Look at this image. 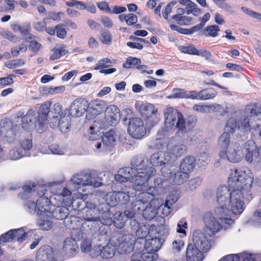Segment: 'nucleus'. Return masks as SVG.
Instances as JSON below:
<instances>
[{"instance_id": "f257e3e1", "label": "nucleus", "mask_w": 261, "mask_h": 261, "mask_svg": "<svg viewBox=\"0 0 261 261\" xmlns=\"http://www.w3.org/2000/svg\"><path fill=\"white\" fill-rule=\"evenodd\" d=\"M253 180L254 176L249 169L244 171L236 169L232 172L228 177L231 189L226 186L217 189V207L227 210L228 214L230 211L235 215L241 214L244 209V196L249 194Z\"/></svg>"}, {"instance_id": "f03ea898", "label": "nucleus", "mask_w": 261, "mask_h": 261, "mask_svg": "<svg viewBox=\"0 0 261 261\" xmlns=\"http://www.w3.org/2000/svg\"><path fill=\"white\" fill-rule=\"evenodd\" d=\"M227 210L221 207H216L214 213L207 212L203 216L204 224V230L211 237L223 228L226 229L234 223V220L231 219Z\"/></svg>"}, {"instance_id": "7ed1b4c3", "label": "nucleus", "mask_w": 261, "mask_h": 261, "mask_svg": "<svg viewBox=\"0 0 261 261\" xmlns=\"http://www.w3.org/2000/svg\"><path fill=\"white\" fill-rule=\"evenodd\" d=\"M148 162L147 159L143 155L136 156L132 160L131 165L135 168L137 173L134 174L130 182L137 191L147 190L148 186L147 181L156 173L154 167L147 166Z\"/></svg>"}, {"instance_id": "20e7f679", "label": "nucleus", "mask_w": 261, "mask_h": 261, "mask_svg": "<svg viewBox=\"0 0 261 261\" xmlns=\"http://www.w3.org/2000/svg\"><path fill=\"white\" fill-rule=\"evenodd\" d=\"M250 109L249 105L244 111L236 113L228 119L225 125L226 129L231 134H244L248 133L251 129L255 130Z\"/></svg>"}, {"instance_id": "39448f33", "label": "nucleus", "mask_w": 261, "mask_h": 261, "mask_svg": "<svg viewBox=\"0 0 261 261\" xmlns=\"http://www.w3.org/2000/svg\"><path fill=\"white\" fill-rule=\"evenodd\" d=\"M48 122L51 127H59L61 132H66L70 126V117L63 111L62 105L57 102L50 107Z\"/></svg>"}, {"instance_id": "423d86ee", "label": "nucleus", "mask_w": 261, "mask_h": 261, "mask_svg": "<svg viewBox=\"0 0 261 261\" xmlns=\"http://www.w3.org/2000/svg\"><path fill=\"white\" fill-rule=\"evenodd\" d=\"M97 175L95 171H82L74 174L70 179V182L81 187L92 186L98 188L102 185L100 181L96 180Z\"/></svg>"}, {"instance_id": "0eeeda50", "label": "nucleus", "mask_w": 261, "mask_h": 261, "mask_svg": "<svg viewBox=\"0 0 261 261\" xmlns=\"http://www.w3.org/2000/svg\"><path fill=\"white\" fill-rule=\"evenodd\" d=\"M162 175L172 185H180L189 178V175L173 166L165 165L161 168Z\"/></svg>"}, {"instance_id": "6e6552de", "label": "nucleus", "mask_w": 261, "mask_h": 261, "mask_svg": "<svg viewBox=\"0 0 261 261\" xmlns=\"http://www.w3.org/2000/svg\"><path fill=\"white\" fill-rule=\"evenodd\" d=\"M26 206L30 213H36L37 215L43 217L45 215L46 216V214L50 212L52 207L49 200L45 196L40 197L36 203L31 200L27 201Z\"/></svg>"}, {"instance_id": "1a4fd4ad", "label": "nucleus", "mask_w": 261, "mask_h": 261, "mask_svg": "<svg viewBox=\"0 0 261 261\" xmlns=\"http://www.w3.org/2000/svg\"><path fill=\"white\" fill-rule=\"evenodd\" d=\"M110 241L114 243L119 253L126 254L133 251L136 238L131 234H120L117 239L112 238Z\"/></svg>"}, {"instance_id": "9d476101", "label": "nucleus", "mask_w": 261, "mask_h": 261, "mask_svg": "<svg viewBox=\"0 0 261 261\" xmlns=\"http://www.w3.org/2000/svg\"><path fill=\"white\" fill-rule=\"evenodd\" d=\"M21 121L22 128L27 131L31 132L36 129L37 132H41L44 128L39 127L36 112L33 109L28 111L26 114L21 117Z\"/></svg>"}, {"instance_id": "9b49d317", "label": "nucleus", "mask_w": 261, "mask_h": 261, "mask_svg": "<svg viewBox=\"0 0 261 261\" xmlns=\"http://www.w3.org/2000/svg\"><path fill=\"white\" fill-rule=\"evenodd\" d=\"M116 138L117 135L115 132L111 129L105 134L101 141L97 142L95 146L97 149L102 151H110L115 145Z\"/></svg>"}, {"instance_id": "f8f14e48", "label": "nucleus", "mask_w": 261, "mask_h": 261, "mask_svg": "<svg viewBox=\"0 0 261 261\" xmlns=\"http://www.w3.org/2000/svg\"><path fill=\"white\" fill-rule=\"evenodd\" d=\"M127 131L133 138L137 139L141 138L146 134L143 121L137 117L129 119Z\"/></svg>"}, {"instance_id": "ddd939ff", "label": "nucleus", "mask_w": 261, "mask_h": 261, "mask_svg": "<svg viewBox=\"0 0 261 261\" xmlns=\"http://www.w3.org/2000/svg\"><path fill=\"white\" fill-rule=\"evenodd\" d=\"M140 112L141 116L147 121V123H150L151 126H153L158 123V109H155L153 105L148 103H143L140 108Z\"/></svg>"}, {"instance_id": "4468645a", "label": "nucleus", "mask_w": 261, "mask_h": 261, "mask_svg": "<svg viewBox=\"0 0 261 261\" xmlns=\"http://www.w3.org/2000/svg\"><path fill=\"white\" fill-rule=\"evenodd\" d=\"M167 153L176 158H179L187 151L186 146L175 138H171L167 145Z\"/></svg>"}, {"instance_id": "2eb2a0df", "label": "nucleus", "mask_w": 261, "mask_h": 261, "mask_svg": "<svg viewBox=\"0 0 261 261\" xmlns=\"http://www.w3.org/2000/svg\"><path fill=\"white\" fill-rule=\"evenodd\" d=\"M208 236L200 230H194L192 238L194 246L204 252L208 251L211 247Z\"/></svg>"}, {"instance_id": "dca6fc26", "label": "nucleus", "mask_w": 261, "mask_h": 261, "mask_svg": "<svg viewBox=\"0 0 261 261\" xmlns=\"http://www.w3.org/2000/svg\"><path fill=\"white\" fill-rule=\"evenodd\" d=\"M107 107V102L103 100L95 99L88 103V114L86 117L88 119H92L97 115L102 113Z\"/></svg>"}, {"instance_id": "f3484780", "label": "nucleus", "mask_w": 261, "mask_h": 261, "mask_svg": "<svg viewBox=\"0 0 261 261\" xmlns=\"http://www.w3.org/2000/svg\"><path fill=\"white\" fill-rule=\"evenodd\" d=\"M88 102L84 99L77 98L74 100L69 108L70 114L74 117L82 116L86 112L88 114Z\"/></svg>"}, {"instance_id": "a211bd4d", "label": "nucleus", "mask_w": 261, "mask_h": 261, "mask_svg": "<svg viewBox=\"0 0 261 261\" xmlns=\"http://www.w3.org/2000/svg\"><path fill=\"white\" fill-rule=\"evenodd\" d=\"M119 120V109L114 105L107 106L105 112L104 123L106 126L115 125Z\"/></svg>"}, {"instance_id": "6ab92c4d", "label": "nucleus", "mask_w": 261, "mask_h": 261, "mask_svg": "<svg viewBox=\"0 0 261 261\" xmlns=\"http://www.w3.org/2000/svg\"><path fill=\"white\" fill-rule=\"evenodd\" d=\"M226 155L228 160L232 163L239 162L244 156L242 148L237 143L232 144L231 146L227 149Z\"/></svg>"}, {"instance_id": "aec40b11", "label": "nucleus", "mask_w": 261, "mask_h": 261, "mask_svg": "<svg viewBox=\"0 0 261 261\" xmlns=\"http://www.w3.org/2000/svg\"><path fill=\"white\" fill-rule=\"evenodd\" d=\"M51 102L49 100L46 101L41 105L38 108L37 114V120L39 121V127H44L49 117V113L50 110Z\"/></svg>"}, {"instance_id": "412c9836", "label": "nucleus", "mask_w": 261, "mask_h": 261, "mask_svg": "<svg viewBox=\"0 0 261 261\" xmlns=\"http://www.w3.org/2000/svg\"><path fill=\"white\" fill-rule=\"evenodd\" d=\"M179 112L174 108L170 107L166 109L164 113L165 119V128L167 131L174 127Z\"/></svg>"}, {"instance_id": "4be33fe9", "label": "nucleus", "mask_w": 261, "mask_h": 261, "mask_svg": "<svg viewBox=\"0 0 261 261\" xmlns=\"http://www.w3.org/2000/svg\"><path fill=\"white\" fill-rule=\"evenodd\" d=\"M80 248L82 252L89 253L92 257L99 255V251L101 250V246H93L92 241L89 239H84L81 242Z\"/></svg>"}, {"instance_id": "5701e85b", "label": "nucleus", "mask_w": 261, "mask_h": 261, "mask_svg": "<svg viewBox=\"0 0 261 261\" xmlns=\"http://www.w3.org/2000/svg\"><path fill=\"white\" fill-rule=\"evenodd\" d=\"M55 253L53 249L49 246H41L36 255V261H54Z\"/></svg>"}, {"instance_id": "b1692460", "label": "nucleus", "mask_w": 261, "mask_h": 261, "mask_svg": "<svg viewBox=\"0 0 261 261\" xmlns=\"http://www.w3.org/2000/svg\"><path fill=\"white\" fill-rule=\"evenodd\" d=\"M194 122L193 119L192 121L189 120L186 121L184 116L180 113L174 127L177 128L182 133L186 134L190 132L193 128Z\"/></svg>"}, {"instance_id": "393cba45", "label": "nucleus", "mask_w": 261, "mask_h": 261, "mask_svg": "<svg viewBox=\"0 0 261 261\" xmlns=\"http://www.w3.org/2000/svg\"><path fill=\"white\" fill-rule=\"evenodd\" d=\"M255 130L261 126V103H252L249 105Z\"/></svg>"}, {"instance_id": "a878e982", "label": "nucleus", "mask_w": 261, "mask_h": 261, "mask_svg": "<svg viewBox=\"0 0 261 261\" xmlns=\"http://www.w3.org/2000/svg\"><path fill=\"white\" fill-rule=\"evenodd\" d=\"M202 251L192 244H189L186 250L187 261H202L204 258Z\"/></svg>"}, {"instance_id": "bb28decb", "label": "nucleus", "mask_w": 261, "mask_h": 261, "mask_svg": "<svg viewBox=\"0 0 261 261\" xmlns=\"http://www.w3.org/2000/svg\"><path fill=\"white\" fill-rule=\"evenodd\" d=\"M170 159V158L167 153L156 152L150 156V164L153 166H162L168 162Z\"/></svg>"}, {"instance_id": "cd10ccee", "label": "nucleus", "mask_w": 261, "mask_h": 261, "mask_svg": "<svg viewBox=\"0 0 261 261\" xmlns=\"http://www.w3.org/2000/svg\"><path fill=\"white\" fill-rule=\"evenodd\" d=\"M193 99L207 100L215 98L217 95V91L213 88H206L197 92L193 91Z\"/></svg>"}, {"instance_id": "c85d7f7f", "label": "nucleus", "mask_w": 261, "mask_h": 261, "mask_svg": "<svg viewBox=\"0 0 261 261\" xmlns=\"http://www.w3.org/2000/svg\"><path fill=\"white\" fill-rule=\"evenodd\" d=\"M53 207V211H50L46 214L47 217H54L56 219L62 220L66 218L69 214V210L66 207L58 206L55 208L54 206Z\"/></svg>"}, {"instance_id": "c756f323", "label": "nucleus", "mask_w": 261, "mask_h": 261, "mask_svg": "<svg viewBox=\"0 0 261 261\" xmlns=\"http://www.w3.org/2000/svg\"><path fill=\"white\" fill-rule=\"evenodd\" d=\"M163 242V239L158 237L148 239L146 241L144 247L147 251L154 252L161 248Z\"/></svg>"}, {"instance_id": "7c9ffc66", "label": "nucleus", "mask_w": 261, "mask_h": 261, "mask_svg": "<svg viewBox=\"0 0 261 261\" xmlns=\"http://www.w3.org/2000/svg\"><path fill=\"white\" fill-rule=\"evenodd\" d=\"M195 167V160L191 156H187L181 161L179 169L185 173H189L193 171Z\"/></svg>"}, {"instance_id": "2f4dec72", "label": "nucleus", "mask_w": 261, "mask_h": 261, "mask_svg": "<svg viewBox=\"0 0 261 261\" xmlns=\"http://www.w3.org/2000/svg\"><path fill=\"white\" fill-rule=\"evenodd\" d=\"M78 248V246L75 239L72 238H68L65 240L63 250L69 256L72 255L74 252H76Z\"/></svg>"}, {"instance_id": "473e14b6", "label": "nucleus", "mask_w": 261, "mask_h": 261, "mask_svg": "<svg viewBox=\"0 0 261 261\" xmlns=\"http://www.w3.org/2000/svg\"><path fill=\"white\" fill-rule=\"evenodd\" d=\"M116 247L115 245H113L111 243H109L103 247L101 246V250L99 251V255H100L103 258H111L115 254Z\"/></svg>"}, {"instance_id": "72a5a7b5", "label": "nucleus", "mask_w": 261, "mask_h": 261, "mask_svg": "<svg viewBox=\"0 0 261 261\" xmlns=\"http://www.w3.org/2000/svg\"><path fill=\"white\" fill-rule=\"evenodd\" d=\"M193 91H185L184 89L174 88L172 93L168 97L169 98H192L193 99Z\"/></svg>"}, {"instance_id": "f704fd0d", "label": "nucleus", "mask_w": 261, "mask_h": 261, "mask_svg": "<svg viewBox=\"0 0 261 261\" xmlns=\"http://www.w3.org/2000/svg\"><path fill=\"white\" fill-rule=\"evenodd\" d=\"M245 146L247 150L245 160L247 162L251 163L253 160V155L255 153L256 146L253 141H247L245 144Z\"/></svg>"}, {"instance_id": "c9c22d12", "label": "nucleus", "mask_w": 261, "mask_h": 261, "mask_svg": "<svg viewBox=\"0 0 261 261\" xmlns=\"http://www.w3.org/2000/svg\"><path fill=\"white\" fill-rule=\"evenodd\" d=\"M39 219L37 222V226L39 229L43 230H50L53 226V223L51 221L49 220L50 218L47 217L45 215H44V217L41 216H39Z\"/></svg>"}, {"instance_id": "e433bc0d", "label": "nucleus", "mask_w": 261, "mask_h": 261, "mask_svg": "<svg viewBox=\"0 0 261 261\" xmlns=\"http://www.w3.org/2000/svg\"><path fill=\"white\" fill-rule=\"evenodd\" d=\"M141 63V61L139 59L129 57L127 59L126 62L123 64V66L126 68H129L132 67V65H138L137 68L139 69L146 68V66L145 65H139Z\"/></svg>"}, {"instance_id": "4c0bfd02", "label": "nucleus", "mask_w": 261, "mask_h": 261, "mask_svg": "<svg viewBox=\"0 0 261 261\" xmlns=\"http://www.w3.org/2000/svg\"><path fill=\"white\" fill-rule=\"evenodd\" d=\"M152 188L148 187L147 190L142 191V193L138 195L139 199H141L145 204H146L154 198V196L152 195Z\"/></svg>"}, {"instance_id": "58836bf2", "label": "nucleus", "mask_w": 261, "mask_h": 261, "mask_svg": "<svg viewBox=\"0 0 261 261\" xmlns=\"http://www.w3.org/2000/svg\"><path fill=\"white\" fill-rule=\"evenodd\" d=\"M214 111L219 113L221 116H225L228 112V107L227 105H221L218 103H213L211 105V111Z\"/></svg>"}, {"instance_id": "ea45409f", "label": "nucleus", "mask_w": 261, "mask_h": 261, "mask_svg": "<svg viewBox=\"0 0 261 261\" xmlns=\"http://www.w3.org/2000/svg\"><path fill=\"white\" fill-rule=\"evenodd\" d=\"M157 214L156 209L152 207V205H150L149 204V205H146L145 207L143 215L144 217L147 220H152L153 219L156 215Z\"/></svg>"}, {"instance_id": "a19ab883", "label": "nucleus", "mask_w": 261, "mask_h": 261, "mask_svg": "<svg viewBox=\"0 0 261 261\" xmlns=\"http://www.w3.org/2000/svg\"><path fill=\"white\" fill-rule=\"evenodd\" d=\"M220 31V28L217 25H211L207 27L204 30V34L206 36H210L212 37H216L218 35V32Z\"/></svg>"}, {"instance_id": "79ce46f5", "label": "nucleus", "mask_w": 261, "mask_h": 261, "mask_svg": "<svg viewBox=\"0 0 261 261\" xmlns=\"http://www.w3.org/2000/svg\"><path fill=\"white\" fill-rule=\"evenodd\" d=\"M230 135L229 132H224L220 137L218 144L222 148H226L230 143Z\"/></svg>"}, {"instance_id": "37998d69", "label": "nucleus", "mask_w": 261, "mask_h": 261, "mask_svg": "<svg viewBox=\"0 0 261 261\" xmlns=\"http://www.w3.org/2000/svg\"><path fill=\"white\" fill-rule=\"evenodd\" d=\"M185 10L187 14L191 13L194 16H198L201 13L200 9L197 7L196 4L192 1L185 7Z\"/></svg>"}, {"instance_id": "c03bdc74", "label": "nucleus", "mask_w": 261, "mask_h": 261, "mask_svg": "<svg viewBox=\"0 0 261 261\" xmlns=\"http://www.w3.org/2000/svg\"><path fill=\"white\" fill-rule=\"evenodd\" d=\"M116 200L120 203L125 204L129 200V192H127L119 191L115 193Z\"/></svg>"}, {"instance_id": "a18cd8bd", "label": "nucleus", "mask_w": 261, "mask_h": 261, "mask_svg": "<svg viewBox=\"0 0 261 261\" xmlns=\"http://www.w3.org/2000/svg\"><path fill=\"white\" fill-rule=\"evenodd\" d=\"M53 53L50 55V59L55 60L60 58L61 56L66 55L68 53V50L64 48H54L52 49Z\"/></svg>"}, {"instance_id": "49530a36", "label": "nucleus", "mask_w": 261, "mask_h": 261, "mask_svg": "<svg viewBox=\"0 0 261 261\" xmlns=\"http://www.w3.org/2000/svg\"><path fill=\"white\" fill-rule=\"evenodd\" d=\"M135 170L133 168L127 167L120 169L119 171V173L127 178L129 181H131L132 178L133 177L135 173Z\"/></svg>"}, {"instance_id": "de8ad7c7", "label": "nucleus", "mask_w": 261, "mask_h": 261, "mask_svg": "<svg viewBox=\"0 0 261 261\" xmlns=\"http://www.w3.org/2000/svg\"><path fill=\"white\" fill-rule=\"evenodd\" d=\"M23 156L22 152L18 148L14 147L11 149L9 153L8 158L11 160H16L20 159Z\"/></svg>"}, {"instance_id": "09e8293b", "label": "nucleus", "mask_w": 261, "mask_h": 261, "mask_svg": "<svg viewBox=\"0 0 261 261\" xmlns=\"http://www.w3.org/2000/svg\"><path fill=\"white\" fill-rule=\"evenodd\" d=\"M35 38V36L30 35L29 38H26L25 40L28 42H30V47L31 49L34 52H38L41 47V44L36 40L32 39Z\"/></svg>"}, {"instance_id": "8fccbe9b", "label": "nucleus", "mask_w": 261, "mask_h": 261, "mask_svg": "<svg viewBox=\"0 0 261 261\" xmlns=\"http://www.w3.org/2000/svg\"><path fill=\"white\" fill-rule=\"evenodd\" d=\"M201 182V179L198 177L191 179L187 185V188L190 191H194L200 186Z\"/></svg>"}, {"instance_id": "3c124183", "label": "nucleus", "mask_w": 261, "mask_h": 261, "mask_svg": "<svg viewBox=\"0 0 261 261\" xmlns=\"http://www.w3.org/2000/svg\"><path fill=\"white\" fill-rule=\"evenodd\" d=\"M14 236V239H17L18 242H22L25 240L26 237V234L24 232V229L22 228H20L12 230Z\"/></svg>"}, {"instance_id": "603ef678", "label": "nucleus", "mask_w": 261, "mask_h": 261, "mask_svg": "<svg viewBox=\"0 0 261 261\" xmlns=\"http://www.w3.org/2000/svg\"><path fill=\"white\" fill-rule=\"evenodd\" d=\"M27 45L24 43L19 44V46H14L11 48V54L13 57L18 55L20 52L25 53L27 50Z\"/></svg>"}, {"instance_id": "864d4df0", "label": "nucleus", "mask_w": 261, "mask_h": 261, "mask_svg": "<svg viewBox=\"0 0 261 261\" xmlns=\"http://www.w3.org/2000/svg\"><path fill=\"white\" fill-rule=\"evenodd\" d=\"M193 110L198 113H209L211 112V105H195L193 107Z\"/></svg>"}, {"instance_id": "5fc2aeb1", "label": "nucleus", "mask_w": 261, "mask_h": 261, "mask_svg": "<svg viewBox=\"0 0 261 261\" xmlns=\"http://www.w3.org/2000/svg\"><path fill=\"white\" fill-rule=\"evenodd\" d=\"M210 161V157L209 154L205 152L200 153L198 156V163L201 166H205L206 164H207Z\"/></svg>"}, {"instance_id": "6e6d98bb", "label": "nucleus", "mask_w": 261, "mask_h": 261, "mask_svg": "<svg viewBox=\"0 0 261 261\" xmlns=\"http://www.w3.org/2000/svg\"><path fill=\"white\" fill-rule=\"evenodd\" d=\"M56 33L58 37L64 39L67 36V31L65 28V25L60 23L56 27Z\"/></svg>"}, {"instance_id": "4d7b16f0", "label": "nucleus", "mask_w": 261, "mask_h": 261, "mask_svg": "<svg viewBox=\"0 0 261 261\" xmlns=\"http://www.w3.org/2000/svg\"><path fill=\"white\" fill-rule=\"evenodd\" d=\"M113 62L109 58H106L98 61L94 67V70L101 69L103 68H107L109 65L108 64H111Z\"/></svg>"}, {"instance_id": "13d9d810", "label": "nucleus", "mask_w": 261, "mask_h": 261, "mask_svg": "<svg viewBox=\"0 0 261 261\" xmlns=\"http://www.w3.org/2000/svg\"><path fill=\"white\" fill-rule=\"evenodd\" d=\"M172 246V251L175 254L178 253L182 249L184 243L180 240H175L173 242Z\"/></svg>"}, {"instance_id": "bf43d9fd", "label": "nucleus", "mask_w": 261, "mask_h": 261, "mask_svg": "<svg viewBox=\"0 0 261 261\" xmlns=\"http://www.w3.org/2000/svg\"><path fill=\"white\" fill-rule=\"evenodd\" d=\"M148 227L146 225H141L136 231V235L139 238H144L149 234Z\"/></svg>"}, {"instance_id": "052dcab7", "label": "nucleus", "mask_w": 261, "mask_h": 261, "mask_svg": "<svg viewBox=\"0 0 261 261\" xmlns=\"http://www.w3.org/2000/svg\"><path fill=\"white\" fill-rule=\"evenodd\" d=\"M13 235L12 230L2 234L0 237V244L12 241L14 239Z\"/></svg>"}, {"instance_id": "680f3d73", "label": "nucleus", "mask_w": 261, "mask_h": 261, "mask_svg": "<svg viewBox=\"0 0 261 261\" xmlns=\"http://www.w3.org/2000/svg\"><path fill=\"white\" fill-rule=\"evenodd\" d=\"M176 2H171L169 3L166 7L162 11V15L163 17L168 20L169 22H170V20L168 19V16L172 10L173 6L175 5Z\"/></svg>"}, {"instance_id": "e2e57ef3", "label": "nucleus", "mask_w": 261, "mask_h": 261, "mask_svg": "<svg viewBox=\"0 0 261 261\" xmlns=\"http://www.w3.org/2000/svg\"><path fill=\"white\" fill-rule=\"evenodd\" d=\"M24 64V62L20 59L14 60L7 62L5 66L9 68H15Z\"/></svg>"}, {"instance_id": "0e129e2a", "label": "nucleus", "mask_w": 261, "mask_h": 261, "mask_svg": "<svg viewBox=\"0 0 261 261\" xmlns=\"http://www.w3.org/2000/svg\"><path fill=\"white\" fill-rule=\"evenodd\" d=\"M100 40L105 44L110 45L112 42V36L110 32L108 31L103 32L101 33Z\"/></svg>"}, {"instance_id": "69168bd1", "label": "nucleus", "mask_w": 261, "mask_h": 261, "mask_svg": "<svg viewBox=\"0 0 261 261\" xmlns=\"http://www.w3.org/2000/svg\"><path fill=\"white\" fill-rule=\"evenodd\" d=\"M66 5L68 7H76L77 9L81 10L86 9V5L82 2L76 0H71L66 2Z\"/></svg>"}, {"instance_id": "338daca9", "label": "nucleus", "mask_w": 261, "mask_h": 261, "mask_svg": "<svg viewBox=\"0 0 261 261\" xmlns=\"http://www.w3.org/2000/svg\"><path fill=\"white\" fill-rule=\"evenodd\" d=\"M100 128V126H97L96 125H95V126H91L90 127V129L91 130V132L89 136V140H96L98 138L99 136L97 134V133L99 130Z\"/></svg>"}, {"instance_id": "774afa93", "label": "nucleus", "mask_w": 261, "mask_h": 261, "mask_svg": "<svg viewBox=\"0 0 261 261\" xmlns=\"http://www.w3.org/2000/svg\"><path fill=\"white\" fill-rule=\"evenodd\" d=\"M146 205L141 199L134 202L133 204V207L136 212L143 211Z\"/></svg>"}]
</instances>
